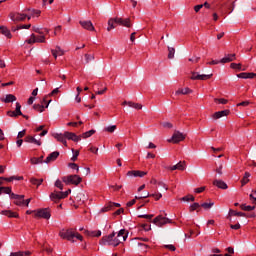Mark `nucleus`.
Here are the masks:
<instances>
[{
    "label": "nucleus",
    "instance_id": "obj_6",
    "mask_svg": "<svg viewBox=\"0 0 256 256\" xmlns=\"http://www.w3.org/2000/svg\"><path fill=\"white\" fill-rule=\"evenodd\" d=\"M35 217H39L40 219H51V209L50 208L38 209L35 213Z\"/></svg>",
    "mask_w": 256,
    "mask_h": 256
},
{
    "label": "nucleus",
    "instance_id": "obj_28",
    "mask_svg": "<svg viewBox=\"0 0 256 256\" xmlns=\"http://www.w3.org/2000/svg\"><path fill=\"white\" fill-rule=\"evenodd\" d=\"M189 93H193V91L189 88H182L176 91V95H189Z\"/></svg>",
    "mask_w": 256,
    "mask_h": 256
},
{
    "label": "nucleus",
    "instance_id": "obj_54",
    "mask_svg": "<svg viewBox=\"0 0 256 256\" xmlns=\"http://www.w3.org/2000/svg\"><path fill=\"white\" fill-rule=\"evenodd\" d=\"M151 197H154L155 201H159V199H161V197H163V194L154 193V194H151Z\"/></svg>",
    "mask_w": 256,
    "mask_h": 256
},
{
    "label": "nucleus",
    "instance_id": "obj_3",
    "mask_svg": "<svg viewBox=\"0 0 256 256\" xmlns=\"http://www.w3.org/2000/svg\"><path fill=\"white\" fill-rule=\"evenodd\" d=\"M59 236L61 239H67V241L74 242L75 239H78V241H83V236L73 229L61 230L59 232Z\"/></svg>",
    "mask_w": 256,
    "mask_h": 256
},
{
    "label": "nucleus",
    "instance_id": "obj_38",
    "mask_svg": "<svg viewBox=\"0 0 256 256\" xmlns=\"http://www.w3.org/2000/svg\"><path fill=\"white\" fill-rule=\"evenodd\" d=\"M35 41H36V43H46L47 42L45 35H40V36L35 35Z\"/></svg>",
    "mask_w": 256,
    "mask_h": 256
},
{
    "label": "nucleus",
    "instance_id": "obj_24",
    "mask_svg": "<svg viewBox=\"0 0 256 256\" xmlns=\"http://www.w3.org/2000/svg\"><path fill=\"white\" fill-rule=\"evenodd\" d=\"M50 199L51 201H59L61 199H63V194L62 192H53L50 194Z\"/></svg>",
    "mask_w": 256,
    "mask_h": 256
},
{
    "label": "nucleus",
    "instance_id": "obj_41",
    "mask_svg": "<svg viewBox=\"0 0 256 256\" xmlns=\"http://www.w3.org/2000/svg\"><path fill=\"white\" fill-rule=\"evenodd\" d=\"M14 113L16 114V117H19V115H23V112H21V104L19 102L16 103V109Z\"/></svg>",
    "mask_w": 256,
    "mask_h": 256
},
{
    "label": "nucleus",
    "instance_id": "obj_43",
    "mask_svg": "<svg viewBox=\"0 0 256 256\" xmlns=\"http://www.w3.org/2000/svg\"><path fill=\"white\" fill-rule=\"evenodd\" d=\"M175 57V48L168 47V59H173Z\"/></svg>",
    "mask_w": 256,
    "mask_h": 256
},
{
    "label": "nucleus",
    "instance_id": "obj_36",
    "mask_svg": "<svg viewBox=\"0 0 256 256\" xmlns=\"http://www.w3.org/2000/svg\"><path fill=\"white\" fill-rule=\"evenodd\" d=\"M33 109L35 111H38V113H43L45 111V106L40 105V104H34Z\"/></svg>",
    "mask_w": 256,
    "mask_h": 256
},
{
    "label": "nucleus",
    "instance_id": "obj_40",
    "mask_svg": "<svg viewBox=\"0 0 256 256\" xmlns=\"http://www.w3.org/2000/svg\"><path fill=\"white\" fill-rule=\"evenodd\" d=\"M214 102L218 103L219 105H227V103H229V101L224 98H215Z\"/></svg>",
    "mask_w": 256,
    "mask_h": 256
},
{
    "label": "nucleus",
    "instance_id": "obj_47",
    "mask_svg": "<svg viewBox=\"0 0 256 256\" xmlns=\"http://www.w3.org/2000/svg\"><path fill=\"white\" fill-rule=\"evenodd\" d=\"M214 205L215 203L213 202H210V203L204 202L200 205V207H203V209H211V207H213Z\"/></svg>",
    "mask_w": 256,
    "mask_h": 256
},
{
    "label": "nucleus",
    "instance_id": "obj_8",
    "mask_svg": "<svg viewBox=\"0 0 256 256\" xmlns=\"http://www.w3.org/2000/svg\"><path fill=\"white\" fill-rule=\"evenodd\" d=\"M181 141H185V134L179 131H175L171 139H168V143H181Z\"/></svg>",
    "mask_w": 256,
    "mask_h": 256
},
{
    "label": "nucleus",
    "instance_id": "obj_49",
    "mask_svg": "<svg viewBox=\"0 0 256 256\" xmlns=\"http://www.w3.org/2000/svg\"><path fill=\"white\" fill-rule=\"evenodd\" d=\"M249 105H251V102L249 100H246L236 104V107H249Z\"/></svg>",
    "mask_w": 256,
    "mask_h": 256
},
{
    "label": "nucleus",
    "instance_id": "obj_1",
    "mask_svg": "<svg viewBox=\"0 0 256 256\" xmlns=\"http://www.w3.org/2000/svg\"><path fill=\"white\" fill-rule=\"evenodd\" d=\"M127 237H129L127 230L121 229L117 234L113 232L112 234L102 237L99 243L101 245L117 247L118 245H121V243L127 241Z\"/></svg>",
    "mask_w": 256,
    "mask_h": 256
},
{
    "label": "nucleus",
    "instance_id": "obj_30",
    "mask_svg": "<svg viewBox=\"0 0 256 256\" xmlns=\"http://www.w3.org/2000/svg\"><path fill=\"white\" fill-rule=\"evenodd\" d=\"M249 177H251V173L249 172H245L242 180H241V183H242V187L247 185V183H249Z\"/></svg>",
    "mask_w": 256,
    "mask_h": 256
},
{
    "label": "nucleus",
    "instance_id": "obj_59",
    "mask_svg": "<svg viewBox=\"0 0 256 256\" xmlns=\"http://www.w3.org/2000/svg\"><path fill=\"white\" fill-rule=\"evenodd\" d=\"M18 29H31V24H22L18 26Z\"/></svg>",
    "mask_w": 256,
    "mask_h": 256
},
{
    "label": "nucleus",
    "instance_id": "obj_16",
    "mask_svg": "<svg viewBox=\"0 0 256 256\" xmlns=\"http://www.w3.org/2000/svg\"><path fill=\"white\" fill-rule=\"evenodd\" d=\"M58 157L59 151H54L47 156V158L44 160V163H53V161H57Z\"/></svg>",
    "mask_w": 256,
    "mask_h": 256
},
{
    "label": "nucleus",
    "instance_id": "obj_31",
    "mask_svg": "<svg viewBox=\"0 0 256 256\" xmlns=\"http://www.w3.org/2000/svg\"><path fill=\"white\" fill-rule=\"evenodd\" d=\"M229 215H230V217H245V213L237 212L235 210H230Z\"/></svg>",
    "mask_w": 256,
    "mask_h": 256
},
{
    "label": "nucleus",
    "instance_id": "obj_61",
    "mask_svg": "<svg viewBox=\"0 0 256 256\" xmlns=\"http://www.w3.org/2000/svg\"><path fill=\"white\" fill-rule=\"evenodd\" d=\"M141 227L144 231H151V226L149 224H142Z\"/></svg>",
    "mask_w": 256,
    "mask_h": 256
},
{
    "label": "nucleus",
    "instance_id": "obj_11",
    "mask_svg": "<svg viewBox=\"0 0 256 256\" xmlns=\"http://www.w3.org/2000/svg\"><path fill=\"white\" fill-rule=\"evenodd\" d=\"M52 137H54V139H56V141H58L59 143H62L64 147H67V138L65 132L54 133L52 134Z\"/></svg>",
    "mask_w": 256,
    "mask_h": 256
},
{
    "label": "nucleus",
    "instance_id": "obj_9",
    "mask_svg": "<svg viewBox=\"0 0 256 256\" xmlns=\"http://www.w3.org/2000/svg\"><path fill=\"white\" fill-rule=\"evenodd\" d=\"M154 225H157V227H163V225H167V223H171V220L169 218L164 217V216H157L153 220Z\"/></svg>",
    "mask_w": 256,
    "mask_h": 256
},
{
    "label": "nucleus",
    "instance_id": "obj_18",
    "mask_svg": "<svg viewBox=\"0 0 256 256\" xmlns=\"http://www.w3.org/2000/svg\"><path fill=\"white\" fill-rule=\"evenodd\" d=\"M213 185L218 189H224V190L229 189V186L223 180L216 179L213 181Z\"/></svg>",
    "mask_w": 256,
    "mask_h": 256
},
{
    "label": "nucleus",
    "instance_id": "obj_10",
    "mask_svg": "<svg viewBox=\"0 0 256 256\" xmlns=\"http://www.w3.org/2000/svg\"><path fill=\"white\" fill-rule=\"evenodd\" d=\"M185 169H187V164L185 161H180L176 165L167 167L168 171H185Z\"/></svg>",
    "mask_w": 256,
    "mask_h": 256
},
{
    "label": "nucleus",
    "instance_id": "obj_52",
    "mask_svg": "<svg viewBox=\"0 0 256 256\" xmlns=\"http://www.w3.org/2000/svg\"><path fill=\"white\" fill-rule=\"evenodd\" d=\"M158 187H163V189H165V191H169V186H167V184H165V182L163 181H159L157 183Z\"/></svg>",
    "mask_w": 256,
    "mask_h": 256
},
{
    "label": "nucleus",
    "instance_id": "obj_27",
    "mask_svg": "<svg viewBox=\"0 0 256 256\" xmlns=\"http://www.w3.org/2000/svg\"><path fill=\"white\" fill-rule=\"evenodd\" d=\"M2 101L4 103H13L14 101H17V97H15V95L13 94H8Z\"/></svg>",
    "mask_w": 256,
    "mask_h": 256
},
{
    "label": "nucleus",
    "instance_id": "obj_63",
    "mask_svg": "<svg viewBox=\"0 0 256 256\" xmlns=\"http://www.w3.org/2000/svg\"><path fill=\"white\" fill-rule=\"evenodd\" d=\"M203 191H205V186L196 188V189L194 190V193H203Z\"/></svg>",
    "mask_w": 256,
    "mask_h": 256
},
{
    "label": "nucleus",
    "instance_id": "obj_13",
    "mask_svg": "<svg viewBox=\"0 0 256 256\" xmlns=\"http://www.w3.org/2000/svg\"><path fill=\"white\" fill-rule=\"evenodd\" d=\"M64 133L66 135V139L69 141H74V143H79V141H81V136H77V134L73 132L66 131Z\"/></svg>",
    "mask_w": 256,
    "mask_h": 256
},
{
    "label": "nucleus",
    "instance_id": "obj_35",
    "mask_svg": "<svg viewBox=\"0 0 256 256\" xmlns=\"http://www.w3.org/2000/svg\"><path fill=\"white\" fill-rule=\"evenodd\" d=\"M128 107H132V109H137V110L143 109V105L139 103H134V102H129Z\"/></svg>",
    "mask_w": 256,
    "mask_h": 256
},
{
    "label": "nucleus",
    "instance_id": "obj_51",
    "mask_svg": "<svg viewBox=\"0 0 256 256\" xmlns=\"http://www.w3.org/2000/svg\"><path fill=\"white\" fill-rule=\"evenodd\" d=\"M2 189V193H5L6 195H11V187H0Z\"/></svg>",
    "mask_w": 256,
    "mask_h": 256
},
{
    "label": "nucleus",
    "instance_id": "obj_19",
    "mask_svg": "<svg viewBox=\"0 0 256 256\" xmlns=\"http://www.w3.org/2000/svg\"><path fill=\"white\" fill-rule=\"evenodd\" d=\"M25 143H32L33 145H37L38 147H41V140L35 139V137L29 135L26 136L24 139Z\"/></svg>",
    "mask_w": 256,
    "mask_h": 256
},
{
    "label": "nucleus",
    "instance_id": "obj_4",
    "mask_svg": "<svg viewBox=\"0 0 256 256\" xmlns=\"http://www.w3.org/2000/svg\"><path fill=\"white\" fill-rule=\"evenodd\" d=\"M9 17H10L11 21H13L14 23H19L21 21H25V19L29 20V14L27 12V8L22 10L21 12H11L9 14Z\"/></svg>",
    "mask_w": 256,
    "mask_h": 256
},
{
    "label": "nucleus",
    "instance_id": "obj_60",
    "mask_svg": "<svg viewBox=\"0 0 256 256\" xmlns=\"http://www.w3.org/2000/svg\"><path fill=\"white\" fill-rule=\"evenodd\" d=\"M25 133H26V130H22L18 132L17 139H23V137L25 136Z\"/></svg>",
    "mask_w": 256,
    "mask_h": 256
},
{
    "label": "nucleus",
    "instance_id": "obj_37",
    "mask_svg": "<svg viewBox=\"0 0 256 256\" xmlns=\"http://www.w3.org/2000/svg\"><path fill=\"white\" fill-rule=\"evenodd\" d=\"M240 208L242 209V211H254L255 206H251V205H247V204H242L240 206Z\"/></svg>",
    "mask_w": 256,
    "mask_h": 256
},
{
    "label": "nucleus",
    "instance_id": "obj_64",
    "mask_svg": "<svg viewBox=\"0 0 256 256\" xmlns=\"http://www.w3.org/2000/svg\"><path fill=\"white\" fill-rule=\"evenodd\" d=\"M79 157V150H76L71 158V161H75Z\"/></svg>",
    "mask_w": 256,
    "mask_h": 256
},
{
    "label": "nucleus",
    "instance_id": "obj_42",
    "mask_svg": "<svg viewBox=\"0 0 256 256\" xmlns=\"http://www.w3.org/2000/svg\"><path fill=\"white\" fill-rule=\"evenodd\" d=\"M25 43H27L28 45H33V44L37 43V41L35 40V34H31L30 38L27 39L25 41Z\"/></svg>",
    "mask_w": 256,
    "mask_h": 256
},
{
    "label": "nucleus",
    "instance_id": "obj_32",
    "mask_svg": "<svg viewBox=\"0 0 256 256\" xmlns=\"http://www.w3.org/2000/svg\"><path fill=\"white\" fill-rule=\"evenodd\" d=\"M95 135V130L84 132L80 137L81 139H89V137Z\"/></svg>",
    "mask_w": 256,
    "mask_h": 256
},
{
    "label": "nucleus",
    "instance_id": "obj_34",
    "mask_svg": "<svg viewBox=\"0 0 256 256\" xmlns=\"http://www.w3.org/2000/svg\"><path fill=\"white\" fill-rule=\"evenodd\" d=\"M109 211H113L110 202L106 204L103 208L100 209L99 213H107Z\"/></svg>",
    "mask_w": 256,
    "mask_h": 256
},
{
    "label": "nucleus",
    "instance_id": "obj_23",
    "mask_svg": "<svg viewBox=\"0 0 256 256\" xmlns=\"http://www.w3.org/2000/svg\"><path fill=\"white\" fill-rule=\"evenodd\" d=\"M235 59V54H228L220 60V63H231V61H235Z\"/></svg>",
    "mask_w": 256,
    "mask_h": 256
},
{
    "label": "nucleus",
    "instance_id": "obj_21",
    "mask_svg": "<svg viewBox=\"0 0 256 256\" xmlns=\"http://www.w3.org/2000/svg\"><path fill=\"white\" fill-rule=\"evenodd\" d=\"M227 115H229V110L218 111L212 115V119L214 120L221 119V117H227Z\"/></svg>",
    "mask_w": 256,
    "mask_h": 256
},
{
    "label": "nucleus",
    "instance_id": "obj_53",
    "mask_svg": "<svg viewBox=\"0 0 256 256\" xmlns=\"http://www.w3.org/2000/svg\"><path fill=\"white\" fill-rule=\"evenodd\" d=\"M55 187L63 191V182H61V180H56Z\"/></svg>",
    "mask_w": 256,
    "mask_h": 256
},
{
    "label": "nucleus",
    "instance_id": "obj_7",
    "mask_svg": "<svg viewBox=\"0 0 256 256\" xmlns=\"http://www.w3.org/2000/svg\"><path fill=\"white\" fill-rule=\"evenodd\" d=\"M213 74H199L197 72H192L190 79L192 81H207V79H211Z\"/></svg>",
    "mask_w": 256,
    "mask_h": 256
},
{
    "label": "nucleus",
    "instance_id": "obj_46",
    "mask_svg": "<svg viewBox=\"0 0 256 256\" xmlns=\"http://www.w3.org/2000/svg\"><path fill=\"white\" fill-rule=\"evenodd\" d=\"M199 207H201V204L199 203H193L190 205V212L193 213V211H197V209H199Z\"/></svg>",
    "mask_w": 256,
    "mask_h": 256
},
{
    "label": "nucleus",
    "instance_id": "obj_2",
    "mask_svg": "<svg viewBox=\"0 0 256 256\" xmlns=\"http://www.w3.org/2000/svg\"><path fill=\"white\" fill-rule=\"evenodd\" d=\"M115 25H120L121 27L130 28L132 26L131 18H121V17L110 18L108 20L107 31H111L115 29L116 27Z\"/></svg>",
    "mask_w": 256,
    "mask_h": 256
},
{
    "label": "nucleus",
    "instance_id": "obj_55",
    "mask_svg": "<svg viewBox=\"0 0 256 256\" xmlns=\"http://www.w3.org/2000/svg\"><path fill=\"white\" fill-rule=\"evenodd\" d=\"M71 169H75L76 173H79V165L75 164V163H70L68 165Z\"/></svg>",
    "mask_w": 256,
    "mask_h": 256
},
{
    "label": "nucleus",
    "instance_id": "obj_12",
    "mask_svg": "<svg viewBox=\"0 0 256 256\" xmlns=\"http://www.w3.org/2000/svg\"><path fill=\"white\" fill-rule=\"evenodd\" d=\"M79 24L82 28L86 29V31H95V26H93V22H91V20H82Z\"/></svg>",
    "mask_w": 256,
    "mask_h": 256
},
{
    "label": "nucleus",
    "instance_id": "obj_14",
    "mask_svg": "<svg viewBox=\"0 0 256 256\" xmlns=\"http://www.w3.org/2000/svg\"><path fill=\"white\" fill-rule=\"evenodd\" d=\"M147 172L141 170H131L127 172L128 177H145Z\"/></svg>",
    "mask_w": 256,
    "mask_h": 256
},
{
    "label": "nucleus",
    "instance_id": "obj_48",
    "mask_svg": "<svg viewBox=\"0 0 256 256\" xmlns=\"http://www.w3.org/2000/svg\"><path fill=\"white\" fill-rule=\"evenodd\" d=\"M86 63H91V61L95 60V55L93 54H85Z\"/></svg>",
    "mask_w": 256,
    "mask_h": 256
},
{
    "label": "nucleus",
    "instance_id": "obj_39",
    "mask_svg": "<svg viewBox=\"0 0 256 256\" xmlns=\"http://www.w3.org/2000/svg\"><path fill=\"white\" fill-rule=\"evenodd\" d=\"M89 237H101V230H94L88 232Z\"/></svg>",
    "mask_w": 256,
    "mask_h": 256
},
{
    "label": "nucleus",
    "instance_id": "obj_29",
    "mask_svg": "<svg viewBox=\"0 0 256 256\" xmlns=\"http://www.w3.org/2000/svg\"><path fill=\"white\" fill-rule=\"evenodd\" d=\"M30 162L32 165H39L40 163H43V156H40L39 158L33 157L30 159Z\"/></svg>",
    "mask_w": 256,
    "mask_h": 256
},
{
    "label": "nucleus",
    "instance_id": "obj_22",
    "mask_svg": "<svg viewBox=\"0 0 256 256\" xmlns=\"http://www.w3.org/2000/svg\"><path fill=\"white\" fill-rule=\"evenodd\" d=\"M238 79H255L256 74L255 73H247L242 72L240 74H237Z\"/></svg>",
    "mask_w": 256,
    "mask_h": 256
},
{
    "label": "nucleus",
    "instance_id": "obj_17",
    "mask_svg": "<svg viewBox=\"0 0 256 256\" xmlns=\"http://www.w3.org/2000/svg\"><path fill=\"white\" fill-rule=\"evenodd\" d=\"M0 35H4L6 39H13V34H11V30L7 26H0Z\"/></svg>",
    "mask_w": 256,
    "mask_h": 256
},
{
    "label": "nucleus",
    "instance_id": "obj_44",
    "mask_svg": "<svg viewBox=\"0 0 256 256\" xmlns=\"http://www.w3.org/2000/svg\"><path fill=\"white\" fill-rule=\"evenodd\" d=\"M116 129H117L116 125H111V126L104 128V131H106V133H115Z\"/></svg>",
    "mask_w": 256,
    "mask_h": 256
},
{
    "label": "nucleus",
    "instance_id": "obj_26",
    "mask_svg": "<svg viewBox=\"0 0 256 256\" xmlns=\"http://www.w3.org/2000/svg\"><path fill=\"white\" fill-rule=\"evenodd\" d=\"M14 204L18 207L25 205V195H20L18 198H16Z\"/></svg>",
    "mask_w": 256,
    "mask_h": 256
},
{
    "label": "nucleus",
    "instance_id": "obj_5",
    "mask_svg": "<svg viewBox=\"0 0 256 256\" xmlns=\"http://www.w3.org/2000/svg\"><path fill=\"white\" fill-rule=\"evenodd\" d=\"M62 181L65 185H79L83 179L81 176L74 174L62 177Z\"/></svg>",
    "mask_w": 256,
    "mask_h": 256
},
{
    "label": "nucleus",
    "instance_id": "obj_56",
    "mask_svg": "<svg viewBox=\"0 0 256 256\" xmlns=\"http://www.w3.org/2000/svg\"><path fill=\"white\" fill-rule=\"evenodd\" d=\"M162 126H163L165 129H172L173 124H171L170 122H163V123H162Z\"/></svg>",
    "mask_w": 256,
    "mask_h": 256
},
{
    "label": "nucleus",
    "instance_id": "obj_50",
    "mask_svg": "<svg viewBox=\"0 0 256 256\" xmlns=\"http://www.w3.org/2000/svg\"><path fill=\"white\" fill-rule=\"evenodd\" d=\"M181 201H186V202L195 201V197L193 195H187V196L182 197Z\"/></svg>",
    "mask_w": 256,
    "mask_h": 256
},
{
    "label": "nucleus",
    "instance_id": "obj_58",
    "mask_svg": "<svg viewBox=\"0 0 256 256\" xmlns=\"http://www.w3.org/2000/svg\"><path fill=\"white\" fill-rule=\"evenodd\" d=\"M147 197H151V194L149 192H145L144 195L140 197H135V199H147Z\"/></svg>",
    "mask_w": 256,
    "mask_h": 256
},
{
    "label": "nucleus",
    "instance_id": "obj_45",
    "mask_svg": "<svg viewBox=\"0 0 256 256\" xmlns=\"http://www.w3.org/2000/svg\"><path fill=\"white\" fill-rule=\"evenodd\" d=\"M231 69H236L237 71H243L241 68V63H231L230 64Z\"/></svg>",
    "mask_w": 256,
    "mask_h": 256
},
{
    "label": "nucleus",
    "instance_id": "obj_57",
    "mask_svg": "<svg viewBox=\"0 0 256 256\" xmlns=\"http://www.w3.org/2000/svg\"><path fill=\"white\" fill-rule=\"evenodd\" d=\"M89 151H90L91 153H94L95 155H97V153H99V148H97V147H95V146H91V147L89 148Z\"/></svg>",
    "mask_w": 256,
    "mask_h": 256
},
{
    "label": "nucleus",
    "instance_id": "obj_20",
    "mask_svg": "<svg viewBox=\"0 0 256 256\" xmlns=\"http://www.w3.org/2000/svg\"><path fill=\"white\" fill-rule=\"evenodd\" d=\"M0 215H5V217H9L10 219H17V217H19V214L17 212H13L11 210H2L0 212Z\"/></svg>",
    "mask_w": 256,
    "mask_h": 256
},
{
    "label": "nucleus",
    "instance_id": "obj_15",
    "mask_svg": "<svg viewBox=\"0 0 256 256\" xmlns=\"http://www.w3.org/2000/svg\"><path fill=\"white\" fill-rule=\"evenodd\" d=\"M26 11L28 13V21H31L33 17H39L41 15V10L26 8Z\"/></svg>",
    "mask_w": 256,
    "mask_h": 256
},
{
    "label": "nucleus",
    "instance_id": "obj_25",
    "mask_svg": "<svg viewBox=\"0 0 256 256\" xmlns=\"http://www.w3.org/2000/svg\"><path fill=\"white\" fill-rule=\"evenodd\" d=\"M51 53L53 57L57 59V57H62V55H64L65 52H63V50L60 47H56V49L51 50Z\"/></svg>",
    "mask_w": 256,
    "mask_h": 256
},
{
    "label": "nucleus",
    "instance_id": "obj_33",
    "mask_svg": "<svg viewBox=\"0 0 256 256\" xmlns=\"http://www.w3.org/2000/svg\"><path fill=\"white\" fill-rule=\"evenodd\" d=\"M30 183L32 185H36V187H39V185H41L43 183V178H41V179L31 178Z\"/></svg>",
    "mask_w": 256,
    "mask_h": 256
},
{
    "label": "nucleus",
    "instance_id": "obj_62",
    "mask_svg": "<svg viewBox=\"0 0 256 256\" xmlns=\"http://www.w3.org/2000/svg\"><path fill=\"white\" fill-rule=\"evenodd\" d=\"M71 193V189H68L65 192H62V198L66 199V197H69V194Z\"/></svg>",
    "mask_w": 256,
    "mask_h": 256
}]
</instances>
